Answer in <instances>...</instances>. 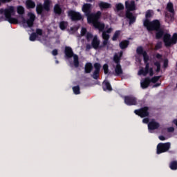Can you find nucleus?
Returning <instances> with one entry per match:
<instances>
[{"instance_id":"obj_39","label":"nucleus","mask_w":177,"mask_h":177,"mask_svg":"<svg viewBox=\"0 0 177 177\" xmlns=\"http://www.w3.org/2000/svg\"><path fill=\"white\" fill-rule=\"evenodd\" d=\"M161 48H162V42L158 41L155 46V49L158 50V49H161Z\"/></svg>"},{"instance_id":"obj_10","label":"nucleus","mask_w":177,"mask_h":177,"mask_svg":"<svg viewBox=\"0 0 177 177\" xmlns=\"http://www.w3.org/2000/svg\"><path fill=\"white\" fill-rule=\"evenodd\" d=\"M124 104L127 106H136L138 104V98L133 95H126L124 97Z\"/></svg>"},{"instance_id":"obj_43","label":"nucleus","mask_w":177,"mask_h":177,"mask_svg":"<svg viewBox=\"0 0 177 177\" xmlns=\"http://www.w3.org/2000/svg\"><path fill=\"white\" fill-rule=\"evenodd\" d=\"M91 38H93V35L92 33H87L86 34V39L87 41H89V39H91Z\"/></svg>"},{"instance_id":"obj_59","label":"nucleus","mask_w":177,"mask_h":177,"mask_svg":"<svg viewBox=\"0 0 177 177\" xmlns=\"http://www.w3.org/2000/svg\"><path fill=\"white\" fill-rule=\"evenodd\" d=\"M55 63H56V64H59V61H58V60H56V61H55Z\"/></svg>"},{"instance_id":"obj_17","label":"nucleus","mask_w":177,"mask_h":177,"mask_svg":"<svg viewBox=\"0 0 177 177\" xmlns=\"http://www.w3.org/2000/svg\"><path fill=\"white\" fill-rule=\"evenodd\" d=\"M122 51H120L119 54L115 53L113 56V62L117 64H120L121 57H122Z\"/></svg>"},{"instance_id":"obj_24","label":"nucleus","mask_w":177,"mask_h":177,"mask_svg":"<svg viewBox=\"0 0 177 177\" xmlns=\"http://www.w3.org/2000/svg\"><path fill=\"white\" fill-rule=\"evenodd\" d=\"M99 7L100 9H110V8H111V4L101 1L99 3Z\"/></svg>"},{"instance_id":"obj_60","label":"nucleus","mask_w":177,"mask_h":177,"mask_svg":"<svg viewBox=\"0 0 177 177\" xmlns=\"http://www.w3.org/2000/svg\"><path fill=\"white\" fill-rule=\"evenodd\" d=\"M12 24H17V23H12Z\"/></svg>"},{"instance_id":"obj_52","label":"nucleus","mask_w":177,"mask_h":177,"mask_svg":"<svg viewBox=\"0 0 177 177\" xmlns=\"http://www.w3.org/2000/svg\"><path fill=\"white\" fill-rule=\"evenodd\" d=\"M86 48L89 50V49H92V46L91 44H86Z\"/></svg>"},{"instance_id":"obj_2","label":"nucleus","mask_w":177,"mask_h":177,"mask_svg":"<svg viewBox=\"0 0 177 177\" xmlns=\"http://www.w3.org/2000/svg\"><path fill=\"white\" fill-rule=\"evenodd\" d=\"M137 55H142L143 56L144 63L145 64V69L142 68L138 71V75H143L146 77L148 75L149 71L150 70V64H149V60H150V57L147 55V52L143 50V47L138 46L136 49Z\"/></svg>"},{"instance_id":"obj_46","label":"nucleus","mask_w":177,"mask_h":177,"mask_svg":"<svg viewBox=\"0 0 177 177\" xmlns=\"http://www.w3.org/2000/svg\"><path fill=\"white\" fill-rule=\"evenodd\" d=\"M149 73L150 77H153V75H154V71H153V68H149Z\"/></svg>"},{"instance_id":"obj_33","label":"nucleus","mask_w":177,"mask_h":177,"mask_svg":"<svg viewBox=\"0 0 177 177\" xmlns=\"http://www.w3.org/2000/svg\"><path fill=\"white\" fill-rule=\"evenodd\" d=\"M73 91L75 95H80L81 93L80 86H73Z\"/></svg>"},{"instance_id":"obj_35","label":"nucleus","mask_w":177,"mask_h":177,"mask_svg":"<svg viewBox=\"0 0 177 177\" xmlns=\"http://www.w3.org/2000/svg\"><path fill=\"white\" fill-rule=\"evenodd\" d=\"M117 12H120V10H124V5L122 3H118L115 6Z\"/></svg>"},{"instance_id":"obj_20","label":"nucleus","mask_w":177,"mask_h":177,"mask_svg":"<svg viewBox=\"0 0 177 177\" xmlns=\"http://www.w3.org/2000/svg\"><path fill=\"white\" fill-rule=\"evenodd\" d=\"M93 26L95 28L99 30L100 32H103L104 31V27H106L104 23H93Z\"/></svg>"},{"instance_id":"obj_54","label":"nucleus","mask_w":177,"mask_h":177,"mask_svg":"<svg viewBox=\"0 0 177 177\" xmlns=\"http://www.w3.org/2000/svg\"><path fill=\"white\" fill-rule=\"evenodd\" d=\"M159 139L160 140H165V137H164V136H160Z\"/></svg>"},{"instance_id":"obj_48","label":"nucleus","mask_w":177,"mask_h":177,"mask_svg":"<svg viewBox=\"0 0 177 177\" xmlns=\"http://www.w3.org/2000/svg\"><path fill=\"white\" fill-rule=\"evenodd\" d=\"M149 121H150V120L149 119V118H144L143 120H142V122L144 123V124H149Z\"/></svg>"},{"instance_id":"obj_34","label":"nucleus","mask_w":177,"mask_h":177,"mask_svg":"<svg viewBox=\"0 0 177 177\" xmlns=\"http://www.w3.org/2000/svg\"><path fill=\"white\" fill-rule=\"evenodd\" d=\"M37 37H38V35H37V33L32 32L30 35V36L29 37V39H30V41H35L37 39Z\"/></svg>"},{"instance_id":"obj_15","label":"nucleus","mask_w":177,"mask_h":177,"mask_svg":"<svg viewBox=\"0 0 177 177\" xmlns=\"http://www.w3.org/2000/svg\"><path fill=\"white\" fill-rule=\"evenodd\" d=\"M160 128V124L156 121H151L148 123V129L150 131H154V129H158Z\"/></svg>"},{"instance_id":"obj_56","label":"nucleus","mask_w":177,"mask_h":177,"mask_svg":"<svg viewBox=\"0 0 177 177\" xmlns=\"http://www.w3.org/2000/svg\"><path fill=\"white\" fill-rule=\"evenodd\" d=\"M173 123H174V124L177 126V119H174L173 120Z\"/></svg>"},{"instance_id":"obj_4","label":"nucleus","mask_w":177,"mask_h":177,"mask_svg":"<svg viewBox=\"0 0 177 177\" xmlns=\"http://www.w3.org/2000/svg\"><path fill=\"white\" fill-rule=\"evenodd\" d=\"M125 6L127 9L126 12V17L130 20V23H135L136 21V17L131 13V11L136 10V6L135 5V1H126Z\"/></svg>"},{"instance_id":"obj_26","label":"nucleus","mask_w":177,"mask_h":177,"mask_svg":"<svg viewBox=\"0 0 177 177\" xmlns=\"http://www.w3.org/2000/svg\"><path fill=\"white\" fill-rule=\"evenodd\" d=\"M169 168L172 171H176L177 169V160H173L169 163Z\"/></svg>"},{"instance_id":"obj_42","label":"nucleus","mask_w":177,"mask_h":177,"mask_svg":"<svg viewBox=\"0 0 177 177\" xmlns=\"http://www.w3.org/2000/svg\"><path fill=\"white\" fill-rule=\"evenodd\" d=\"M75 31H78V27H71L70 28V32H71V34H74V32H75Z\"/></svg>"},{"instance_id":"obj_19","label":"nucleus","mask_w":177,"mask_h":177,"mask_svg":"<svg viewBox=\"0 0 177 177\" xmlns=\"http://www.w3.org/2000/svg\"><path fill=\"white\" fill-rule=\"evenodd\" d=\"M102 89L103 91H113V87H111V84L110 82L107 80H104L103 84H102Z\"/></svg>"},{"instance_id":"obj_41","label":"nucleus","mask_w":177,"mask_h":177,"mask_svg":"<svg viewBox=\"0 0 177 177\" xmlns=\"http://www.w3.org/2000/svg\"><path fill=\"white\" fill-rule=\"evenodd\" d=\"M35 34L37 35H44V31L42 30V29H39V28H37L36 29V32Z\"/></svg>"},{"instance_id":"obj_38","label":"nucleus","mask_w":177,"mask_h":177,"mask_svg":"<svg viewBox=\"0 0 177 177\" xmlns=\"http://www.w3.org/2000/svg\"><path fill=\"white\" fill-rule=\"evenodd\" d=\"M17 13H19V15H23V13H24V8H23V6H18Z\"/></svg>"},{"instance_id":"obj_40","label":"nucleus","mask_w":177,"mask_h":177,"mask_svg":"<svg viewBox=\"0 0 177 177\" xmlns=\"http://www.w3.org/2000/svg\"><path fill=\"white\" fill-rule=\"evenodd\" d=\"M67 23H59V28L61 30H66L67 28Z\"/></svg>"},{"instance_id":"obj_29","label":"nucleus","mask_w":177,"mask_h":177,"mask_svg":"<svg viewBox=\"0 0 177 177\" xmlns=\"http://www.w3.org/2000/svg\"><path fill=\"white\" fill-rule=\"evenodd\" d=\"M28 23H34V21L35 20V15L32 13H29L28 15Z\"/></svg>"},{"instance_id":"obj_8","label":"nucleus","mask_w":177,"mask_h":177,"mask_svg":"<svg viewBox=\"0 0 177 177\" xmlns=\"http://www.w3.org/2000/svg\"><path fill=\"white\" fill-rule=\"evenodd\" d=\"M171 149V142H160L157 145V151L156 153L157 154H161L162 153H167L168 150Z\"/></svg>"},{"instance_id":"obj_13","label":"nucleus","mask_w":177,"mask_h":177,"mask_svg":"<svg viewBox=\"0 0 177 177\" xmlns=\"http://www.w3.org/2000/svg\"><path fill=\"white\" fill-rule=\"evenodd\" d=\"M102 38L104 40L102 44L100 45V48H106H106L109 49V45H110L109 39H110V35L106 32H102Z\"/></svg>"},{"instance_id":"obj_6","label":"nucleus","mask_w":177,"mask_h":177,"mask_svg":"<svg viewBox=\"0 0 177 177\" xmlns=\"http://www.w3.org/2000/svg\"><path fill=\"white\" fill-rule=\"evenodd\" d=\"M0 13H4L6 19H7L8 21L10 23H17V19L12 18V15L15 13V8L13 6H10L5 10L1 9Z\"/></svg>"},{"instance_id":"obj_12","label":"nucleus","mask_w":177,"mask_h":177,"mask_svg":"<svg viewBox=\"0 0 177 177\" xmlns=\"http://www.w3.org/2000/svg\"><path fill=\"white\" fill-rule=\"evenodd\" d=\"M68 16L73 21L84 20V16L78 12L70 10L68 12Z\"/></svg>"},{"instance_id":"obj_21","label":"nucleus","mask_w":177,"mask_h":177,"mask_svg":"<svg viewBox=\"0 0 177 177\" xmlns=\"http://www.w3.org/2000/svg\"><path fill=\"white\" fill-rule=\"evenodd\" d=\"M150 83H151L150 77H145L144 79V81L140 84L141 88H142V89H146L149 88V86H150Z\"/></svg>"},{"instance_id":"obj_44","label":"nucleus","mask_w":177,"mask_h":177,"mask_svg":"<svg viewBox=\"0 0 177 177\" xmlns=\"http://www.w3.org/2000/svg\"><path fill=\"white\" fill-rule=\"evenodd\" d=\"M53 56H57L59 55V52L57 51V49H54L52 51Z\"/></svg>"},{"instance_id":"obj_7","label":"nucleus","mask_w":177,"mask_h":177,"mask_svg":"<svg viewBox=\"0 0 177 177\" xmlns=\"http://www.w3.org/2000/svg\"><path fill=\"white\" fill-rule=\"evenodd\" d=\"M50 3H52V1L49 0H46L43 6L42 4L37 5L36 8L37 12L39 15H41V13H42L44 10L49 12V10H50Z\"/></svg>"},{"instance_id":"obj_50","label":"nucleus","mask_w":177,"mask_h":177,"mask_svg":"<svg viewBox=\"0 0 177 177\" xmlns=\"http://www.w3.org/2000/svg\"><path fill=\"white\" fill-rule=\"evenodd\" d=\"M174 131H175V128L174 127L167 128V132H174Z\"/></svg>"},{"instance_id":"obj_58","label":"nucleus","mask_w":177,"mask_h":177,"mask_svg":"<svg viewBox=\"0 0 177 177\" xmlns=\"http://www.w3.org/2000/svg\"><path fill=\"white\" fill-rule=\"evenodd\" d=\"M119 16H120L121 17H124V13L119 14Z\"/></svg>"},{"instance_id":"obj_5","label":"nucleus","mask_w":177,"mask_h":177,"mask_svg":"<svg viewBox=\"0 0 177 177\" xmlns=\"http://www.w3.org/2000/svg\"><path fill=\"white\" fill-rule=\"evenodd\" d=\"M64 54L66 59H71V57H73V65L75 68H78V67H80L79 57L76 54H74V51H73V48H71V47L65 46Z\"/></svg>"},{"instance_id":"obj_36","label":"nucleus","mask_w":177,"mask_h":177,"mask_svg":"<svg viewBox=\"0 0 177 177\" xmlns=\"http://www.w3.org/2000/svg\"><path fill=\"white\" fill-rule=\"evenodd\" d=\"M161 78V76H154L151 79H150L151 82H153V84H156L160 79Z\"/></svg>"},{"instance_id":"obj_3","label":"nucleus","mask_w":177,"mask_h":177,"mask_svg":"<svg viewBox=\"0 0 177 177\" xmlns=\"http://www.w3.org/2000/svg\"><path fill=\"white\" fill-rule=\"evenodd\" d=\"M82 10L87 17L88 23H97L99 19H100V16L102 15V12H100V11H98L95 14H91L92 5L89 3H84L82 8Z\"/></svg>"},{"instance_id":"obj_16","label":"nucleus","mask_w":177,"mask_h":177,"mask_svg":"<svg viewBox=\"0 0 177 177\" xmlns=\"http://www.w3.org/2000/svg\"><path fill=\"white\" fill-rule=\"evenodd\" d=\"M153 15L154 12H153L152 10H148L145 12V21H144V23H150V19L153 17Z\"/></svg>"},{"instance_id":"obj_51","label":"nucleus","mask_w":177,"mask_h":177,"mask_svg":"<svg viewBox=\"0 0 177 177\" xmlns=\"http://www.w3.org/2000/svg\"><path fill=\"white\" fill-rule=\"evenodd\" d=\"M113 31V28H109L106 30V31L105 32H106L107 34H111V32Z\"/></svg>"},{"instance_id":"obj_31","label":"nucleus","mask_w":177,"mask_h":177,"mask_svg":"<svg viewBox=\"0 0 177 177\" xmlns=\"http://www.w3.org/2000/svg\"><path fill=\"white\" fill-rule=\"evenodd\" d=\"M153 65L156 67V73H160V71H161V63L156 61L153 63Z\"/></svg>"},{"instance_id":"obj_37","label":"nucleus","mask_w":177,"mask_h":177,"mask_svg":"<svg viewBox=\"0 0 177 177\" xmlns=\"http://www.w3.org/2000/svg\"><path fill=\"white\" fill-rule=\"evenodd\" d=\"M102 68L104 70V74H109V64H105L103 65Z\"/></svg>"},{"instance_id":"obj_32","label":"nucleus","mask_w":177,"mask_h":177,"mask_svg":"<svg viewBox=\"0 0 177 177\" xmlns=\"http://www.w3.org/2000/svg\"><path fill=\"white\" fill-rule=\"evenodd\" d=\"M167 9L170 13H174V4L172 3H168L167 5Z\"/></svg>"},{"instance_id":"obj_23","label":"nucleus","mask_w":177,"mask_h":177,"mask_svg":"<svg viewBox=\"0 0 177 177\" xmlns=\"http://www.w3.org/2000/svg\"><path fill=\"white\" fill-rule=\"evenodd\" d=\"M119 46H120V49H127V48H128V46H129V40L122 41L119 44Z\"/></svg>"},{"instance_id":"obj_25","label":"nucleus","mask_w":177,"mask_h":177,"mask_svg":"<svg viewBox=\"0 0 177 177\" xmlns=\"http://www.w3.org/2000/svg\"><path fill=\"white\" fill-rule=\"evenodd\" d=\"M21 27H24V28H28L32 29V31H34V29H32V27H34V23H21L19 24Z\"/></svg>"},{"instance_id":"obj_57","label":"nucleus","mask_w":177,"mask_h":177,"mask_svg":"<svg viewBox=\"0 0 177 177\" xmlns=\"http://www.w3.org/2000/svg\"><path fill=\"white\" fill-rule=\"evenodd\" d=\"M152 23H160V21L156 19V20L153 21Z\"/></svg>"},{"instance_id":"obj_14","label":"nucleus","mask_w":177,"mask_h":177,"mask_svg":"<svg viewBox=\"0 0 177 177\" xmlns=\"http://www.w3.org/2000/svg\"><path fill=\"white\" fill-rule=\"evenodd\" d=\"M91 46L93 49H103L104 47H100V40L97 39V37H94L91 41Z\"/></svg>"},{"instance_id":"obj_1","label":"nucleus","mask_w":177,"mask_h":177,"mask_svg":"<svg viewBox=\"0 0 177 177\" xmlns=\"http://www.w3.org/2000/svg\"><path fill=\"white\" fill-rule=\"evenodd\" d=\"M144 27H146L149 32L151 31H156V39H161L163 37V42L166 48H169L172 45H176L177 44V33H174L172 37L169 33L164 35V30L161 28V23H144Z\"/></svg>"},{"instance_id":"obj_49","label":"nucleus","mask_w":177,"mask_h":177,"mask_svg":"<svg viewBox=\"0 0 177 177\" xmlns=\"http://www.w3.org/2000/svg\"><path fill=\"white\" fill-rule=\"evenodd\" d=\"M156 59H158L159 60H160L161 59H162V55L160 54V53H157L156 55Z\"/></svg>"},{"instance_id":"obj_53","label":"nucleus","mask_w":177,"mask_h":177,"mask_svg":"<svg viewBox=\"0 0 177 177\" xmlns=\"http://www.w3.org/2000/svg\"><path fill=\"white\" fill-rule=\"evenodd\" d=\"M11 0H0V3H5V2H10Z\"/></svg>"},{"instance_id":"obj_47","label":"nucleus","mask_w":177,"mask_h":177,"mask_svg":"<svg viewBox=\"0 0 177 177\" xmlns=\"http://www.w3.org/2000/svg\"><path fill=\"white\" fill-rule=\"evenodd\" d=\"M163 67L165 68H167V67H168V59H165L163 62Z\"/></svg>"},{"instance_id":"obj_18","label":"nucleus","mask_w":177,"mask_h":177,"mask_svg":"<svg viewBox=\"0 0 177 177\" xmlns=\"http://www.w3.org/2000/svg\"><path fill=\"white\" fill-rule=\"evenodd\" d=\"M92 70H93V65H92V63L91 62L86 63L84 66L85 74H90V73H92Z\"/></svg>"},{"instance_id":"obj_11","label":"nucleus","mask_w":177,"mask_h":177,"mask_svg":"<svg viewBox=\"0 0 177 177\" xmlns=\"http://www.w3.org/2000/svg\"><path fill=\"white\" fill-rule=\"evenodd\" d=\"M93 67L95 70L93 72L91 77L92 78H93V80H98L100 75V69L102 68V64H100V63L95 62L93 64Z\"/></svg>"},{"instance_id":"obj_45","label":"nucleus","mask_w":177,"mask_h":177,"mask_svg":"<svg viewBox=\"0 0 177 177\" xmlns=\"http://www.w3.org/2000/svg\"><path fill=\"white\" fill-rule=\"evenodd\" d=\"M86 34V29L85 28H82L81 30V35L84 37Z\"/></svg>"},{"instance_id":"obj_55","label":"nucleus","mask_w":177,"mask_h":177,"mask_svg":"<svg viewBox=\"0 0 177 177\" xmlns=\"http://www.w3.org/2000/svg\"><path fill=\"white\" fill-rule=\"evenodd\" d=\"M160 85H161L160 83H156V84L153 85V86H155V88H157V86H160Z\"/></svg>"},{"instance_id":"obj_9","label":"nucleus","mask_w":177,"mask_h":177,"mask_svg":"<svg viewBox=\"0 0 177 177\" xmlns=\"http://www.w3.org/2000/svg\"><path fill=\"white\" fill-rule=\"evenodd\" d=\"M134 113L136 114V115H138L141 118H145V117H149V115H150L148 106H144L140 109H136Z\"/></svg>"},{"instance_id":"obj_28","label":"nucleus","mask_w":177,"mask_h":177,"mask_svg":"<svg viewBox=\"0 0 177 177\" xmlns=\"http://www.w3.org/2000/svg\"><path fill=\"white\" fill-rule=\"evenodd\" d=\"M120 35H121V30H116L112 37V41H117Z\"/></svg>"},{"instance_id":"obj_30","label":"nucleus","mask_w":177,"mask_h":177,"mask_svg":"<svg viewBox=\"0 0 177 177\" xmlns=\"http://www.w3.org/2000/svg\"><path fill=\"white\" fill-rule=\"evenodd\" d=\"M26 6L29 9L32 8H35V3H34V1H32L31 0H28V1H26Z\"/></svg>"},{"instance_id":"obj_61","label":"nucleus","mask_w":177,"mask_h":177,"mask_svg":"<svg viewBox=\"0 0 177 177\" xmlns=\"http://www.w3.org/2000/svg\"><path fill=\"white\" fill-rule=\"evenodd\" d=\"M131 24H132V23H129V25L131 26Z\"/></svg>"},{"instance_id":"obj_27","label":"nucleus","mask_w":177,"mask_h":177,"mask_svg":"<svg viewBox=\"0 0 177 177\" xmlns=\"http://www.w3.org/2000/svg\"><path fill=\"white\" fill-rule=\"evenodd\" d=\"M54 12L56 15H60L62 13V8H60L59 4H56L54 6Z\"/></svg>"},{"instance_id":"obj_22","label":"nucleus","mask_w":177,"mask_h":177,"mask_svg":"<svg viewBox=\"0 0 177 177\" xmlns=\"http://www.w3.org/2000/svg\"><path fill=\"white\" fill-rule=\"evenodd\" d=\"M123 71L122 68L121 67V64H117L115 68V74L116 77H120V75L123 74Z\"/></svg>"}]
</instances>
